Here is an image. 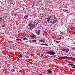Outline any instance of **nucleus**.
Wrapping results in <instances>:
<instances>
[{"instance_id":"obj_1","label":"nucleus","mask_w":75,"mask_h":75,"mask_svg":"<svg viewBox=\"0 0 75 75\" xmlns=\"http://www.w3.org/2000/svg\"><path fill=\"white\" fill-rule=\"evenodd\" d=\"M46 53L49 55H54L55 54L54 52L51 51H49L46 52Z\"/></svg>"},{"instance_id":"obj_2","label":"nucleus","mask_w":75,"mask_h":75,"mask_svg":"<svg viewBox=\"0 0 75 75\" xmlns=\"http://www.w3.org/2000/svg\"><path fill=\"white\" fill-rule=\"evenodd\" d=\"M69 58L68 56H65L63 57H60L58 58V59H68Z\"/></svg>"},{"instance_id":"obj_3","label":"nucleus","mask_w":75,"mask_h":75,"mask_svg":"<svg viewBox=\"0 0 75 75\" xmlns=\"http://www.w3.org/2000/svg\"><path fill=\"white\" fill-rule=\"evenodd\" d=\"M28 26L30 27V30H32L34 28V26L33 25V24L31 23H29Z\"/></svg>"},{"instance_id":"obj_4","label":"nucleus","mask_w":75,"mask_h":75,"mask_svg":"<svg viewBox=\"0 0 75 75\" xmlns=\"http://www.w3.org/2000/svg\"><path fill=\"white\" fill-rule=\"evenodd\" d=\"M51 22L52 24H54L56 23L57 22V20L53 19L51 21Z\"/></svg>"},{"instance_id":"obj_5","label":"nucleus","mask_w":75,"mask_h":75,"mask_svg":"<svg viewBox=\"0 0 75 75\" xmlns=\"http://www.w3.org/2000/svg\"><path fill=\"white\" fill-rule=\"evenodd\" d=\"M61 50L63 51H65V52H68L69 51V49H67L63 48Z\"/></svg>"},{"instance_id":"obj_6","label":"nucleus","mask_w":75,"mask_h":75,"mask_svg":"<svg viewBox=\"0 0 75 75\" xmlns=\"http://www.w3.org/2000/svg\"><path fill=\"white\" fill-rule=\"evenodd\" d=\"M31 37L33 38H35L36 37V36L35 35H34V34H32L30 35Z\"/></svg>"},{"instance_id":"obj_7","label":"nucleus","mask_w":75,"mask_h":75,"mask_svg":"<svg viewBox=\"0 0 75 75\" xmlns=\"http://www.w3.org/2000/svg\"><path fill=\"white\" fill-rule=\"evenodd\" d=\"M51 16H49V18H48L47 19V22H49V21H50V20H51Z\"/></svg>"},{"instance_id":"obj_8","label":"nucleus","mask_w":75,"mask_h":75,"mask_svg":"<svg viewBox=\"0 0 75 75\" xmlns=\"http://www.w3.org/2000/svg\"><path fill=\"white\" fill-rule=\"evenodd\" d=\"M40 32H41V30H39L37 31V32L36 33L37 34H38V35H39L40 34Z\"/></svg>"},{"instance_id":"obj_9","label":"nucleus","mask_w":75,"mask_h":75,"mask_svg":"<svg viewBox=\"0 0 75 75\" xmlns=\"http://www.w3.org/2000/svg\"><path fill=\"white\" fill-rule=\"evenodd\" d=\"M39 41L41 42H45V40L44 39H43V40H39Z\"/></svg>"},{"instance_id":"obj_10","label":"nucleus","mask_w":75,"mask_h":75,"mask_svg":"<svg viewBox=\"0 0 75 75\" xmlns=\"http://www.w3.org/2000/svg\"><path fill=\"white\" fill-rule=\"evenodd\" d=\"M28 15H26L24 17V18L25 19H27V18H28Z\"/></svg>"},{"instance_id":"obj_11","label":"nucleus","mask_w":75,"mask_h":75,"mask_svg":"<svg viewBox=\"0 0 75 75\" xmlns=\"http://www.w3.org/2000/svg\"><path fill=\"white\" fill-rule=\"evenodd\" d=\"M64 12H66V13H69L70 12V11H69L67 10H64Z\"/></svg>"},{"instance_id":"obj_12","label":"nucleus","mask_w":75,"mask_h":75,"mask_svg":"<svg viewBox=\"0 0 75 75\" xmlns=\"http://www.w3.org/2000/svg\"><path fill=\"white\" fill-rule=\"evenodd\" d=\"M21 57H22V55L21 54H20L18 56V57H19V58H21Z\"/></svg>"},{"instance_id":"obj_13","label":"nucleus","mask_w":75,"mask_h":75,"mask_svg":"<svg viewBox=\"0 0 75 75\" xmlns=\"http://www.w3.org/2000/svg\"><path fill=\"white\" fill-rule=\"evenodd\" d=\"M47 71L48 72V73H52V72L51 71V70H47Z\"/></svg>"},{"instance_id":"obj_14","label":"nucleus","mask_w":75,"mask_h":75,"mask_svg":"<svg viewBox=\"0 0 75 75\" xmlns=\"http://www.w3.org/2000/svg\"><path fill=\"white\" fill-rule=\"evenodd\" d=\"M70 58L71 59H73V60H75V58H73L72 57H70Z\"/></svg>"},{"instance_id":"obj_15","label":"nucleus","mask_w":75,"mask_h":75,"mask_svg":"<svg viewBox=\"0 0 75 75\" xmlns=\"http://www.w3.org/2000/svg\"><path fill=\"white\" fill-rule=\"evenodd\" d=\"M16 40H18V41H23V40H21V39H18V38Z\"/></svg>"},{"instance_id":"obj_16","label":"nucleus","mask_w":75,"mask_h":75,"mask_svg":"<svg viewBox=\"0 0 75 75\" xmlns=\"http://www.w3.org/2000/svg\"><path fill=\"white\" fill-rule=\"evenodd\" d=\"M14 71H15V70H14V69H12L11 72H14Z\"/></svg>"},{"instance_id":"obj_17","label":"nucleus","mask_w":75,"mask_h":75,"mask_svg":"<svg viewBox=\"0 0 75 75\" xmlns=\"http://www.w3.org/2000/svg\"><path fill=\"white\" fill-rule=\"evenodd\" d=\"M40 15H42V16H44L45 15L44 14L42 13H40Z\"/></svg>"},{"instance_id":"obj_18","label":"nucleus","mask_w":75,"mask_h":75,"mask_svg":"<svg viewBox=\"0 0 75 75\" xmlns=\"http://www.w3.org/2000/svg\"><path fill=\"white\" fill-rule=\"evenodd\" d=\"M43 45H46V46H48V44H43Z\"/></svg>"},{"instance_id":"obj_19","label":"nucleus","mask_w":75,"mask_h":75,"mask_svg":"<svg viewBox=\"0 0 75 75\" xmlns=\"http://www.w3.org/2000/svg\"><path fill=\"white\" fill-rule=\"evenodd\" d=\"M23 40H26V39H27V38H23Z\"/></svg>"},{"instance_id":"obj_20","label":"nucleus","mask_w":75,"mask_h":75,"mask_svg":"<svg viewBox=\"0 0 75 75\" xmlns=\"http://www.w3.org/2000/svg\"><path fill=\"white\" fill-rule=\"evenodd\" d=\"M41 1H42V0H39L38 1V2H39V3H40V2H41Z\"/></svg>"},{"instance_id":"obj_21","label":"nucleus","mask_w":75,"mask_h":75,"mask_svg":"<svg viewBox=\"0 0 75 75\" xmlns=\"http://www.w3.org/2000/svg\"><path fill=\"white\" fill-rule=\"evenodd\" d=\"M36 40H32V41L33 42H35V41H36Z\"/></svg>"},{"instance_id":"obj_22","label":"nucleus","mask_w":75,"mask_h":75,"mask_svg":"<svg viewBox=\"0 0 75 75\" xmlns=\"http://www.w3.org/2000/svg\"><path fill=\"white\" fill-rule=\"evenodd\" d=\"M73 32H74V33H75V29H74L73 30Z\"/></svg>"},{"instance_id":"obj_23","label":"nucleus","mask_w":75,"mask_h":75,"mask_svg":"<svg viewBox=\"0 0 75 75\" xmlns=\"http://www.w3.org/2000/svg\"><path fill=\"white\" fill-rule=\"evenodd\" d=\"M56 43H59V41H56Z\"/></svg>"},{"instance_id":"obj_24","label":"nucleus","mask_w":75,"mask_h":75,"mask_svg":"<svg viewBox=\"0 0 75 75\" xmlns=\"http://www.w3.org/2000/svg\"><path fill=\"white\" fill-rule=\"evenodd\" d=\"M49 11H50V12H52V10H49Z\"/></svg>"},{"instance_id":"obj_25","label":"nucleus","mask_w":75,"mask_h":75,"mask_svg":"<svg viewBox=\"0 0 75 75\" xmlns=\"http://www.w3.org/2000/svg\"><path fill=\"white\" fill-rule=\"evenodd\" d=\"M2 26L3 27H5V25H2Z\"/></svg>"},{"instance_id":"obj_26","label":"nucleus","mask_w":75,"mask_h":75,"mask_svg":"<svg viewBox=\"0 0 75 75\" xmlns=\"http://www.w3.org/2000/svg\"><path fill=\"white\" fill-rule=\"evenodd\" d=\"M74 49H75L74 48H72V49L73 50H74Z\"/></svg>"},{"instance_id":"obj_27","label":"nucleus","mask_w":75,"mask_h":75,"mask_svg":"<svg viewBox=\"0 0 75 75\" xmlns=\"http://www.w3.org/2000/svg\"><path fill=\"white\" fill-rule=\"evenodd\" d=\"M41 45H43V44H41Z\"/></svg>"},{"instance_id":"obj_28","label":"nucleus","mask_w":75,"mask_h":75,"mask_svg":"<svg viewBox=\"0 0 75 75\" xmlns=\"http://www.w3.org/2000/svg\"><path fill=\"white\" fill-rule=\"evenodd\" d=\"M41 56H43V54H41Z\"/></svg>"},{"instance_id":"obj_29","label":"nucleus","mask_w":75,"mask_h":75,"mask_svg":"<svg viewBox=\"0 0 75 75\" xmlns=\"http://www.w3.org/2000/svg\"><path fill=\"white\" fill-rule=\"evenodd\" d=\"M54 75H57V74H54Z\"/></svg>"}]
</instances>
